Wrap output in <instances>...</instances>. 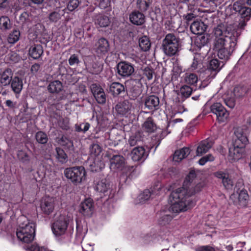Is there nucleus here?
I'll use <instances>...</instances> for the list:
<instances>
[{"instance_id": "obj_1", "label": "nucleus", "mask_w": 251, "mask_h": 251, "mask_svg": "<svg viewBox=\"0 0 251 251\" xmlns=\"http://www.w3.org/2000/svg\"><path fill=\"white\" fill-rule=\"evenodd\" d=\"M214 39L213 50L218 57L223 60L219 61L217 59L210 60L208 70L219 72L228 60L235 49L237 39L240 33L238 32L234 25L221 24L213 30Z\"/></svg>"}, {"instance_id": "obj_2", "label": "nucleus", "mask_w": 251, "mask_h": 251, "mask_svg": "<svg viewBox=\"0 0 251 251\" xmlns=\"http://www.w3.org/2000/svg\"><path fill=\"white\" fill-rule=\"evenodd\" d=\"M204 184L198 182L194 171H191L187 176L183 186L172 192L170 198L174 202L169 208L170 212L178 213L185 211L195 205L196 202L191 196L201 191Z\"/></svg>"}, {"instance_id": "obj_3", "label": "nucleus", "mask_w": 251, "mask_h": 251, "mask_svg": "<svg viewBox=\"0 0 251 251\" xmlns=\"http://www.w3.org/2000/svg\"><path fill=\"white\" fill-rule=\"evenodd\" d=\"M179 45V38L174 33H168L162 40L161 49L166 55L171 57L178 52Z\"/></svg>"}, {"instance_id": "obj_4", "label": "nucleus", "mask_w": 251, "mask_h": 251, "mask_svg": "<svg viewBox=\"0 0 251 251\" xmlns=\"http://www.w3.org/2000/svg\"><path fill=\"white\" fill-rule=\"evenodd\" d=\"M64 175L73 184L77 185L85 180L86 171L82 166L70 167L65 169Z\"/></svg>"}, {"instance_id": "obj_5", "label": "nucleus", "mask_w": 251, "mask_h": 251, "mask_svg": "<svg viewBox=\"0 0 251 251\" xmlns=\"http://www.w3.org/2000/svg\"><path fill=\"white\" fill-rule=\"evenodd\" d=\"M35 225L33 223H28L25 226H20L17 229L16 235L18 239L24 243H30L34 238Z\"/></svg>"}, {"instance_id": "obj_6", "label": "nucleus", "mask_w": 251, "mask_h": 251, "mask_svg": "<svg viewBox=\"0 0 251 251\" xmlns=\"http://www.w3.org/2000/svg\"><path fill=\"white\" fill-rule=\"evenodd\" d=\"M141 79V75L137 74L134 75L129 79L126 81V84H127L130 88L129 92L131 94V99L133 100L136 99L141 94L142 86Z\"/></svg>"}, {"instance_id": "obj_7", "label": "nucleus", "mask_w": 251, "mask_h": 251, "mask_svg": "<svg viewBox=\"0 0 251 251\" xmlns=\"http://www.w3.org/2000/svg\"><path fill=\"white\" fill-rule=\"evenodd\" d=\"M69 223V218L64 215L60 216L53 223L52 230L55 236L65 234Z\"/></svg>"}, {"instance_id": "obj_8", "label": "nucleus", "mask_w": 251, "mask_h": 251, "mask_svg": "<svg viewBox=\"0 0 251 251\" xmlns=\"http://www.w3.org/2000/svg\"><path fill=\"white\" fill-rule=\"evenodd\" d=\"M249 129L246 126L237 127L234 131L235 137L233 143L235 145L245 147L248 143L247 137Z\"/></svg>"}, {"instance_id": "obj_9", "label": "nucleus", "mask_w": 251, "mask_h": 251, "mask_svg": "<svg viewBox=\"0 0 251 251\" xmlns=\"http://www.w3.org/2000/svg\"><path fill=\"white\" fill-rule=\"evenodd\" d=\"M117 73L122 78H126L133 75V65L126 61H121L117 65Z\"/></svg>"}, {"instance_id": "obj_10", "label": "nucleus", "mask_w": 251, "mask_h": 251, "mask_svg": "<svg viewBox=\"0 0 251 251\" xmlns=\"http://www.w3.org/2000/svg\"><path fill=\"white\" fill-rule=\"evenodd\" d=\"M210 110L212 113L216 115L219 122H225L229 115L226 108L219 102L213 103L210 106Z\"/></svg>"}, {"instance_id": "obj_11", "label": "nucleus", "mask_w": 251, "mask_h": 251, "mask_svg": "<svg viewBox=\"0 0 251 251\" xmlns=\"http://www.w3.org/2000/svg\"><path fill=\"white\" fill-rule=\"evenodd\" d=\"M40 208L44 214H50L54 208V199L50 197L43 198L40 202Z\"/></svg>"}, {"instance_id": "obj_12", "label": "nucleus", "mask_w": 251, "mask_h": 251, "mask_svg": "<svg viewBox=\"0 0 251 251\" xmlns=\"http://www.w3.org/2000/svg\"><path fill=\"white\" fill-rule=\"evenodd\" d=\"M214 176L222 180V183L227 189H230L233 185V181L229 178L226 170H219L213 173Z\"/></svg>"}, {"instance_id": "obj_13", "label": "nucleus", "mask_w": 251, "mask_h": 251, "mask_svg": "<svg viewBox=\"0 0 251 251\" xmlns=\"http://www.w3.org/2000/svg\"><path fill=\"white\" fill-rule=\"evenodd\" d=\"M145 109L154 111L159 108V99L158 97L151 95L146 97L144 99Z\"/></svg>"}, {"instance_id": "obj_14", "label": "nucleus", "mask_w": 251, "mask_h": 251, "mask_svg": "<svg viewBox=\"0 0 251 251\" xmlns=\"http://www.w3.org/2000/svg\"><path fill=\"white\" fill-rule=\"evenodd\" d=\"M93 209V200L91 199H87L80 203L79 211L85 216L90 217L92 215Z\"/></svg>"}, {"instance_id": "obj_15", "label": "nucleus", "mask_w": 251, "mask_h": 251, "mask_svg": "<svg viewBox=\"0 0 251 251\" xmlns=\"http://www.w3.org/2000/svg\"><path fill=\"white\" fill-rule=\"evenodd\" d=\"M110 168L113 170H122L125 165V159L121 155H114L110 159Z\"/></svg>"}, {"instance_id": "obj_16", "label": "nucleus", "mask_w": 251, "mask_h": 251, "mask_svg": "<svg viewBox=\"0 0 251 251\" xmlns=\"http://www.w3.org/2000/svg\"><path fill=\"white\" fill-rule=\"evenodd\" d=\"M95 189L101 195L104 196H109L111 191L110 184L105 179H102L98 182L96 186Z\"/></svg>"}, {"instance_id": "obj_17", "label": "nucleus", "mask_w": 251, "mask_h": 251, "mask_svg": "<svg viewBox=\"0 0 251 251\" xmlns=\"http://www.w3.org/2000/svg\"><path fill=\"white\" fill-rule=\"evenodd\" d=\"M131 158L134 161H144L148 156V154L146 152L143 147H136L131 151Z\"/></svg>"}, {"instance_id": "obj_18", "label": "nucleus", "mask_w": 251, "mask_h": 251, "mask_svg": "<svg viewBox=\"0 0 251 251\" xmlns=\"http://www.w3.org/2000/svg\"><path fill=\"white\" fill-rule=\"evenodd\" d=\"M140 10H134L129 15L131 23L137 25H141L145 22V16Z\"/></svg>"}, {"instance_id": "obj_19", "label": "nucleus", "mask_w": 251, "mask_h": 251, "mask_svg": "<svg viewBox=\"0 0 251 251\" xmlns=\"http://www.w3.org/2000/svg\"><path fill=\"white\" fill-rule=\"evenodd\" d=\"M109 50L108 41L104 38H100L96 44L95 51L98 55L105 54Z\"/></svg>"}, {"instance_id": "obj_20", "label": "nucleus", "mask_w": 251, "mask_h": 251, "mask_svg": "<svg viewBox=\"0 0 251 251\" xmlns=\"http://www.w3.org/2000/svg\"><path fill=\"white\" fill-rule=\"evenodd\" d=\"M244 147L236 146L233 143V147L229 149V156L234 160H238L242 156L245 150Z\"/></svg>"}, {"instance_id": "obj_21", "label": "nucleus", "mask_w": 251, "mask_h": 251, "mask_svg": "<svg viewBox=\"0 0 251 251\" xmlns=\"http://www.w3.org/2000/svg\"><path fill=\"white\" fill-rule=\"evenodd\" d=\"M109 92L114 97H117L125 92V87L122 84L118 82H112L109 87Z\"/></svg>"}, {"instance_id": "obj_22", "label": "nucleus", "mask_w": 251, "mask_h": 251, "mask_svg": "<svg viewBox=\"0 0 251 251\" xmlns=\"http://www.w3.org/2000/svg\"><path fill=\"white\" fill-rule=\"evenodd\" d=\"M206 27V25L203 22L197 20L193 22L190 28L193 33L199 35L203 34Z\"/></svg>"}, {"instance_id": "obj_23", "label": "nucleus", "mask_w": 251, "mask_h": 251, "mask_svg": "<svg viewBox=\"0 0 251 251\" xmlns=\"http://www.w3.org/2000/svg\"><path fill=\"white\" fill-rule=\"evenodd\" d=\"M143 139L144 135L143 132L138 131L130 136L128 140V143L131 147L135 146L138 147L142 144Z\"/></svg>"}, {"instance_id": "obj_24", "label": "nucleus", "mask_w": 251, "mask_h": 251, "mask_svg": "<svg viewBox=\"0 0 251 251\" xmlns=\"http://www.w3.org/2000/svg\"><path fill=\"white\" fill-rule=\"evenodd\" d=\"M132 108V104L127 100L118 103L115 106L117 112L121 115H125L129 112Z\"/></svg>"}, {"instance_id": "obj_25", "label": "nucleus", "mask_w": 251, "mask_h": 251, "mask_svg": "<svg viewBox=\"0 0 251 251\" xmlns=\"http://www.w3.org/2000/svg\"><path fill=\"white\" fill-rule=\"evenodd\" d=\"M48 91L51 94H59L62 91V83L58 80H53L49 83L47 87Z\"/></svg>"}, {"instance_id": "obj_26", "label": "nucleus", "mask_w": 251, "mask_h": 251, "mask_svg": "<svg viewBox=\"0 0 251 251\" xmlns=\"http://www.w3.org/2000/svg\"><path fill=\"white\" fill-rule=\"evenodd\" d=\"M135 170L134 167L133 166H128L125 168L124 172L121 175L120 177V183L128 182L132 177V174Z\"/></svg>"}, {"instance_id": "obj_27", "label": "nucleus", "mask_w": 251, "mask_h": 251, "mask_svg": "<svg viewBox=\"0 0 251 251\" xmlns=\"http://www.w3.org/2000/svg\"><path fill=\"white\" fill-rule=\"evenodd\" d=\"M135 170L134 167L133 166H128L125 168L124 172L121 175L120 177V183L128 182L132 177V174Z\"/></svg>"}, {"instance_id": "obj_28", "label": "nucleus", "mask_w": 251, "mask_h": 251, "mask_svg": "<svg viewBox=\"0 0 251 251\" xmlns=\"http://www.w3.org/2000/svg\"><path fill=\"white\" fill-rule=\"evenodd\" d=\"M250 88L248 86L239 85L236 86L233 90V96L236 99H241L249 92Z\"/></svg>"}, {"instance_id": "obj_29", "label": "nucleus", "mask_w": 251, "mask_h": 251, "mask_svg": "<svg viewBox=\"0 0 251 251\" xmlns=\"http://www.w3.org/2000/svg\"><path fill=\"white\" fill-rule=\"evenodd\" d=\"M190 153L189 148L184 147L179 150L176 151L174 154L173 160L174 161L180 162L183 159L186 158Z\"/></svg>"}, {"instance_id": "obj_30", "label": "nucleus", "mask_w": 251, "mask_h": 251, "mask_svg": "<svg viewBox=\"0 0 251 251\" xmlns=\"http://www.w3.org/2000/svg\"><path fill=\"white\" fill-rule=\"evenodd\" d=\"M13 72L11 69H6L1 74L0 83L3 86L9 85L12 80Z\"/></svg>"}, {"instance_id": "obj_31", "label": "nucleus", "mask_w": 251, "mask_h": 251, "mask_svg": "<svg viewBox=\"0 0 251 251\" xmlns=\"http://www.w3.org/2000/svg\"><path fill=\"white\" fill-rule=\"evenodd\" d=\"M43 53V47L40 45H34L29 50V54L34 59L39 58Z\"/></svg>"}, {"instance_id": "obj_32", "label": "nucleus", "mask_w": 251, "mask_h": 251, "mask_svg": "<svg viewBox=\"0 0 251 251\" xmlns=\"http://www.w3.org/2000/svg\"><path fill=\"white\" fill-rule=\"evenodd\" d=\"M212 144L207 140L202 141L197 147V153L198 155H201L207 152L211 148Z\"/></svg>"}, {"instance_id": "obj_33", "label": "nucleus", "mask_w": 251, "mask_h": 251, "mask_svg": "<svg viewBox=\"0 0 251 251\" xmlns=\"http://www.w3.org/2000/svg\"><path fill=\"white\" fill-rule=\"evenodd\" d=\"M142 128L146 132L152 133L156 130L157 126L153 122L152 118L151 117H149L144 123Z\"/></svg>"}, {"instance_id": "obj_34", "label": "nucleus", "mask_w": 251, "mask_h": 251, "mask_svg": "<svg viewBox=\"0 0 251 251\" xmlns=\"http://www.w3.org/2000/svg\"><path fill=\"white\" fill-rule=\"evenodd\" d=\"M95 23L99 25L100 27H105L109 25L110 23V21L108 16L102 14H99L95 17Z\"/></svg>"}, {"instance_id": "obj_35", "label": "nucleus", "mask_w": 251, "mask_h": 251, "mask_svg": "<svg viewBox=\"0 0 251 251\" xmlns=\"http://www.w3.org/2000/svg\"><path fill=\"white\" fill-rule=\"evenodd\" d=\"M11 83L12 90L16 94H19L23 89V81L18 76L13 78Z\"/></svg>"}, {"instance_id": "obj_36", "label": "nucleus", "mask_w": 251, "mask_h": 251, "mask_svg": "<svg viewBox=\"0 0 251 251\" xmlns=\"http://www.w3.org/2000/svg\"><path fill=\"white\" fill-rule=\"evenodd\" d=\"M153 190H150L149 189L145 190L138 196L137 198V202L143 203L149 200L151 195L153 194Z\"/></svg>"}, {"instance_id": "obj_37", "label": "nucleus", "mask_w": 251, "mask_h": 251, "mask_svg": "<svg viewBox=\"0 0 251 251\" xmlns=\"http://www.w3.org/2000/svg\"><path fill=\"white\" fill-rule=\"evenodd\" d=\"M152 3V0H136L137 8L141 12H146Z\"/></svg>"}, {"instance_id": "obj_38", "label": "nucleus", "mask_w": 251, "mask_h": 251, "mask_svg": "<svg viewBox=\"0 0 251 251\" xmlns=\"http://www.w3.org/2000/svg\"><path fill=\"white\" fill-rule=\"evenodd\" d=\"M12 27V24L10 19L7 16L0 18V28L3 31L9 30Z\"/></svg>"}, {"instance_id": "obj_39", "label": "nucleus", "mask_w": 251, "mask_h": 251, "mask_svg": "<svg viewBox=\"0 0 251 251\" xmlns=\"http://www.w3.org/2000/svg\"><path fill=\"white\" fill-rule=\"evenodd\" d=\"M84 62L86 67L89 69V72L93 74H98L102 70V65L98 62H93L91 66L89 64H87L86 61Z\"/></svg>"}, {"instance_id": "obj_40", "label": "nucleus", "mask_w": 251, "mask_h": 251, "mask_svg": "<svg viewBox=\"0 0 251 251\" xmlns=\"http://www.w3.org/2000/svg\"><path fill=\"white\" fill-rule=\"evenodd\" d=\"M55 151L56 152V158L57 160L62 164L66 163L68 160V156L64 151L59 147L56 148Z\"/></svg>"}, {"instance_id": "obj_41", "label": "nucleus", "mask_w": 251, "mask_h": 251, "mask_svg": "<svg viewBox=\"0 0 251 251\" xmlns=\"http://www.w3.org/2000/svg\"><path fill=\"white\" fill-rule=\"evenodd\" d=\"M139 45L142 50L146 51L150 49L151 44L149 38L146 36H144L139 38Z\"/></svg>"}, {"instance_id": "obj_42", "label": "nucleus", "mask_w": 251, "mask_h": 251, "mask_svg": "<svg viewBox=\"0 0 251 251\" xmlns=\"http://www.w3.org/2000/svg\"><path fill=\"white\" fill-rule=\"evenodd\" d=\"M199 36H197L195 40V45L200 49L203 47L208 42V38L207 35L205 34H199Z\"/></svg>"}, {"instance_id": "obj_43", "label": "nucleus", "mask_w": 251, "mask_h": 251, "mask_svg": "<svg viewBox=\"0 0 251 251\" xmlns=\"http://www.w3.org/2000/svg\"><path fill=\"white\" fill-rule=\"evenodd\" d=\"M172 219V216L170 214L163 213L162 212H161L158 222V224L161 226H165L169 224Z\"/></svg>"}, {"instance_id": "obj_44", "label": "nucleus", "mask_w": 251, "mask_h": 251, "mask_svg": "<svg viewBox=\"0 0 251 251\" xmlns=\"http://www.w3.org/2000/svg\"><path fill=\"white\" fill-rule=\"evenodd\" d=\"M59 143L63 146L66 147L70 150H74V146L73 141L65 136H62L59 140Z\"/></svg>"}, {"instance_id": "obj_45", "label": "nucleus", "mask_w": 251, "mask_h": 251, "mask_svg": "<svg viewBox=\"0 0 251 251\" xmlns=\"http://www.w3.org/2000/svg\"><path fill=\"white\" fill-rule=\"evenodd\" d=\"M198 78L196 74L186 73L184 76L185 82L189 85H195L198 82Z\"/></svg>"}, {"instance_id": "obj_46", "label": "nucleus", "mask_w": 251, "mask_h": 251, "mask_svg": "<svg viewBox=\"0 0 251 251\" xmlns=\"http://www.w3.org/2000/svg\"><path fill=\"white\" fill-rule=\"evenodd\" d=\"M20 36V31L18 29H13L8 37V42L10 44H14L19 40Z\"/></svg>"}, {"instance_id": "obj_47", "label": "nucleus", "mask_w": 251, "mask_h": 251, "mask_svg": "<svg viewBox=\"0 0 251 251\" xmlns=\"http://www.w3.org/2000/svg\"><path fill=\"white\" fill-rule=\"evenodd\" d=\"M183 19L186 21L187 25L192 21H196V19L198 17L197 12L195 10H191L190 12H188L183 15Z\"/></svg>"}, {"instance_id": "obj_48", "label": "nucleus", "mask_w": 251, "mask_h": 251, "mask_svg": "<svg viewBox=\"0 0 251 251\" xmlns=\"http://www.w3.org/2000/svg\"><path fill=\"white\" fill-rule=\"evenodd\" d=\"M101 151V147L98 144H93L89 148L90 155L93 157H96L100 155Z\"/></svg>"}, {"instance_id": "obj_49", "label": "nucleus", "mask_w": 251, "mask_h": 251, "mask_svg": "<svg viewBox=\"0 0 251 251\" xmlns=\"http://www.w3.org/2000/svg\"><path fill=\"white\" fill-rule=\"evenodd\" d=\"M35 138L37 142L41 144H45L48 141V137L46 133L40 131H38L35 134Z\"/></svg>"}, {"instance_id": "obj_50", "label": "nucleus", "mask_w": 251, "mask_h": 251, "mask_svg": "<svg viewBox=\"0 0 251 251\" xmlns=\"http://www.w3.org/2000/svg\"><path fill=\"white\" fill-rule=\"evenodd\" d=\"M235 1L232 5V9L236 12H238L240 14L242 10L245 7V1L236 0Z\"/></svg>"}, {"instance_id": "obj_51", "label": "nucleus", "mask_w": 251, "mask_h": 251, "mask_svg": "<svg viewBox=\"0 0 251 251\" xmlns=\"http://www.w3.org/2000/svg\"><path fill=\"white\" fill-rule=\"evenodd\" d=\"M179 92L182 97L187 98L191 95L192 88L189 86L184 85L181 87Z\"/></svg>"}, {"instance_id": "obj_52", "label": "nucleus", "mask_w": 251, "mask_h": 251, "mask_svg": "<svg viewBox=\"0 0 251 251\" xmlns=\"http://www.w3.org/2000/svg\"><path fill=\"white\" fill-rule=\"evenodd\" d=\"M7 59L12 62L16 63L19 62L21 59L20 56L16 52L10 51L7 55Z\"/></svg>"}, {"instance_id": "obj_53", "label": "nucleus", "mask_w": 251, "mask_h": 251, "mask_svg": "<svg viewBox=\"0 0 251 251\" xmlns=\"http://www.w3.org/2000/svg\"><path fill=\"white\" fill-rule=\"evenodd\" d=\"M233 94L231 93L230 97L226 96L224 98V101L226 104L230 107L233 108L235 105V98L232 97Z\"/></svg>"}, {"instance_id": "obj_54", "label": "nucleus", "mask_w": 251, "mask_h": 251, "mask_svg": "<svg viewBox=\"0 0 251 251\" xmlns=\"http://www.w3.org/2000/svg\"><path fill=\"white\" fill-rule=\"evenodd\" d=\"M19 160L23 163H26L29 162L30 157L28 154L23 151H20L18 153Z\"/></svg>"}, {"instance_id": "obj_55", "label": "nucleus", "mask_w": 251, "mask_h": 251, "mask_svg": "<svg viewBox=\"0 0 251 251\" xmlns=\"http://www.w3.org/2000/svg\"><path fill=\"white\" fill-rule=\"evenodd\" d=\"M61 15L59 12L53 11L49 14V18L51 22L56 23L61 19Z\"/></svg>"}, {"instance_id": "obj_56", "label": "nucleus", "mask_w": 251, "mask_h": 251, "mask_svg": "<svg viewBox=\"0 0 251 251\" xmlns=\"http://www.w3.org/2000/svg\"><path fill=\"white\" fill-rule=\"evenodd\" d=\"M162 139L161 134L158 133L151 137V144L153 146H155V149L159 145Z\"/></svg>"}, {"instance_id": "obj_57", "label": "nucleus", "mask_w": 251, "mask_h": 251, "mask_svg": "<svg viewBox=\"0 0 251 251\" xmlns=\"http://www.w3.org/2000/svg\"><path fill=\"white\" fill-rule=\"evenodd\" d=\"M80 2L78 0H70L67 5V8L70 11H73L79 5Z\"/></svg>"}, {"instance_id": "obj_58", "label": "nucleus", "mask_w": 251, "mask_h": 251, "mask_svg": "<svg viewBox=\"0 0 251 251\" xmlns=\"http://www.w3.org/2000/svg\"><path fill=\"white\" fill-rule=\"evenodd\" d=\"M95 98L99 103L104 104L106 102V95L103 90L101 91V92L96 95Z\"/></svg>"}, {"instance_id": "obj_59", "label": "nucleus", "mask_w": 251, "mask_h": 251, "mask_svg": "<svg viewBox=\"0 0 251 251\" xmlns=\"http://www.w3.org/2000/svg\"><path fill=\"white\" fill-rule=\"evenodd\" d=\"M68 62L70 66L78 65L80 62L78 56L75 54L71 55L68 59Z\"/></svg>"}, {"instance_id": "obj_60", "label": "nucleus", "mask_w": 251, "mask_h": 251, "mask_svg": "<svg viewBox=\"0 0 251 251\" xmlns=\"http://www.w3.org/2000/svg\"><path fill=\"white\" fill-rule=\"evenodd\" d=\"M243 18H246L249 20L251 16V8L245 7L240 14Z\"/></svg>"}, {"instance_id": "obj_61", "label": "nucleus", "mask_w": 251, "mask_h": 251, "mask_svg": "<svg viewBox=\"0 0 251 251\" xmlns=\"http://www.w3.org/2000/svg\"><path fill=\"white\" fill-rule=\"evenodd\" d=\"M89 127L90 124L89 123H83L76 127V131L78 132L83 131V132H85L89 129Z\"/></svg>"}, {"instance_id": "obj_62", "label": "nucleus", "mask_w": 251, "mask_h": 251, "mask_svg": "<svg viewBox=\"0 0 251 251\" xmlns=\"http://www.w3.org/2000/svg\"><path fill=\"white\" fill-rule=\"evenodd\" d=\"M153 70L149 68L146 67L144 70V74L147 76L149 80L152 78Z\"/></svg>"}, {"instance_id": "obj_63", "label": "nucleus", "mask_w": 251, "mask_h": 251, "mask_svg": "<svg viewBox=\"0 0 251 251\" xmlns=\"http://www.w3.org/2000/svg\"><path fill=\"white\" fill-rule=\"evenodd\" d=\"M20 21L23 23L29 22V13L27 12H24L22 13L20 16Z\"/></svg>"}, {"instance_id": "obj_64", "label": "nucleus", "mask_w": 251, "mask_h": 251, "mask_svg": "<svg viewBox=\"0 0 251 251\" xmlns=\"http://www.w3.org/2000/svg\"><path fill=\"white\" fill-rule=\"evenodd\" d=\"M103 89L98 86L97 84H93L91 87V91L94 97L97 95L99 93L101 92V91H102Z\"/></svg>"}]
</instances>
